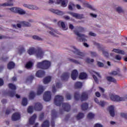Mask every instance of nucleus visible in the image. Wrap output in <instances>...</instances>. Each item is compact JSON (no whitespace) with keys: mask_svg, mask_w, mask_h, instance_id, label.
I'll return each instance as SVG.
<instances>
[{"mask_svg":"<svg viewBox=\"0 0 127 127\" xmlns=\"http://www.w3.org/2000/svg\"><path fill=\"white\" fill-rule=\"evenodd\" d=\"M77 28L78 31L77 30L74 31L75 35H77V39L80 40V41H87V36L84 34L80 33V32H83V31H85V29L83 27H79Z\"/></svg>","mask_w":127,"mask_h":127,"instance_id":"1","label":"nucleus"},{"mask_svg":"<svg viewBox=\"0 0 127 127\" xmlns=\"http://www.w3.org/2000/svg\"><path fill=\"white\" fill-rule=\"evenodd\" d=\"M51 64L48 61H44L37 64V67L41 69H48L50 67Z\"/></svg>","mask_w":127,"mask_h":127,"instance_id":"2","label":"nucleus"},{"mask_svg":"<svg viewBox=\"0 0 127 127\" xmlns=\"http://www.w3.org/2000/svg\"><path fill=\"white\" fill-rule=\"evenodd\" d=\"M73 48L74 50L73 52L75 54V58L76 59H83V58L85 57V54L82 53L80 50L78 49L75 47H73Z\"/></svg>","mask_w":127,"mask_h":127,"instance_id":"3","label":"nucleus"},{"mask_svg":"<svg viewBox=\"0 0 127 127\" xmlns=\"http://www.w3.org/2000/svg\"><path fill=\"white\" fill-rule=\"evenodd\" d=\"M22 26L26 27H29L31 26V24L27 21H22L20 23H18L16 25H12L13 28H15L16 29H18V28H21V26Z\"/></svg>","mask_w":127,"mask_h":127,"instance_id":"4","label":"nucleus"},{"mask_svg":"<svg viewBox=\"0 0 127 127\" xmlns=\"http://www.w3.org/2000/svg\"><path fill=\"white\" fill-rule=\"evenodd\" d=\"M109 96L111 100L114 102H124L126 100L125 97H120L116 94H110Z\"/></svg>","mask_w":127,"mask_h":127,"instance_id":"5","label":"nucleus"},{"mask_svg":"<svg viewBox=\"0 0 127 127\" xmlns=\"http://www.w3.org/2000/svg\"><path fill=\"white\" fill-rule=\"evenodd\" d=\"M64 101V97L61 95H56L55 98L54 103L56 106H60Z\"/></svg>","mask_w":127,"mask_h":127,"instance_id":"6","label":"nucleus"},{"mask_svg":"<svg viewBox=\"0 0 127 127\" xmlns=\"http://www.w3.org/2000/svg\"><path fill=\"white\" fill-rule=\"evenodd\" d=\"M35 56L36 58L41 59L44 56V51L41 48H38L36 50Z\"/></svg>","mask_w":127,"mask_h":127,"instance_id":"7","label":"nucleus"},{"mask_svg":"<svg viewBox=\"0 0 127 127\" xmlns=\"http://www.w3.org/2000/svg\"><path fill=\"white\" fill-rule=\"evenodd\" d=\"M47 30L48 31V33L52 35V36H55L57 37V35L56 34H58V32L55 29H53L51 27H49L47 28Z\"/></svg>","mask_w":127,"mask_h":127,"instance_id":"8","label":"nucleus"},{"mask_svg":"<svg viewBox=\"0 0 127 127\" xmlns=\"http://www.w3.org/2000/svg\"><path fill=\"white\" fill-rule=\"evenodd\" d=\"M43 99L46 102H49L51 100V92L50 91H46L45 92Z\"/></svg>","mask_w":127,"mask_h":127,"instance_id":"9","label":"nucleus"},{"mask_svg":"<svg viewBox=\"0 0 127 127\" xmlns=\"http://www.w3.org/2000/svg\"><path fill=\"white\" fill-rule=\"evenodd\" d=\"M67 13H69V14H70L71 16L73 17H74L75 18H76V19H82L83 18V15L78 14L77 13H74V12H68Z\"/></svg>","mask_w":127,"mask_h":127,"instance_id":"10","label":"nucleus"},{"mask_svg":"<svg viewBox=\"0 0 127 127\" xmlns=\"http://www.w3.org/2000/svg\"><path fill=\"white\" fill-rule=\"evenodd\" d=\"M50 11L53 12V13H55L56 14H57V15H64V14H65V13L64 12L60 11L59 10L54 9L53 8L50 9Z\"/></svg>","mask_w":127,"mask_h":127,"instance_id":"11","label":"nucleus"},{"mask_svg":"<svg viewBox=\"0 0 127 127\" xmlns=\"http://www.w3.org/2000/svg\"><path fill=\"white\" fill-rule=\"evenodd\" d=\"M58 24L59 26H60V27H62L63 30H67L68 29V27L65 25V23L62 21H59L58 22Z\"/></svg>","mask_w":127,"mask_h":127,"instance_id":"12","label":"nucleus"},{"mask_svg":"<svg viewBox=\"0 0 127 127\" xmlns=\"http://www.w3.org/2000/svg\"><path fill=\"white\" fill-rule=\"evenodd\" d=\"M63 109L65 112H69L71 110V106L68 103L63 104Z\"/></svg>","mask_w":127,"mask_h":127,"instance_id":"13","label":"nucleus"},{"mask_svg":"<svg viewBox=\"0 0 127 127\" xmlns=\"http://www.w3.org/2000/svg\"><path fill=\"white\" fill-rule=\"evenodd\" d=\"M20 119V114L19 113H16L12 116V121H18Z\"/></svg>","mask_w":127,"mask_h":127,"instance_id":"14","label":"nucleus"},{"mask_svg":"<svg viewBox=\"0 0 127 127\" xmlns=\"http://www.w3.org/2000/svg\"><path fill=\"white\" fill-rule=\"evenodd\" d=\"M71 78L72 80H75L78 77V71L76 69L72 70L71 72Z\"/></svg>","mask_w":127,"mask_h":127,"instance_id":"15","label":"nucleus"},{"mask_svg":"<svg viewBox=\"0 0 127 127\" xmlns=\"http://www.w3.org/2000/svg\"><path fill=\"white\" fill-rule=\"evenodd\" d=\"M42 109V105H41L40 103H37L35 104V106L34 107V110H35V111H41Z\"/></svg>","mask_w":127,"mask_h":127,"instance_id":"16","label":"nucleus"},{"mask_svg":"<svg viewBox=\"0 0 127 127\" xmlns=\"http://www.w3.org/2000/svg\"><path fill=\"white\" fill-rule=\"evenodd\" d=\"M88 93L86 92H82L80 96L81 101H87L88 100Z\"/></svg>","mask_w":127,"mask_h":127,"instance_id":"17","label":"nucleus"},{"mask_svg":"<svg viewBox=\"0 0 127 127\" xmlns=\"http://www.w3.org/2000/svg\"><path fill=\"white\" fill-rule=\"evenodd\" d=\"M36 49L34 48H30L27 50V53L29 55H33L36 53Z\"/></svg>","mask_w":127,"mask_h":127,"instance_id":"18","label":"nucleus"},{"mask_svg":"<svg viewBox=\"0 0 127 127\" xmlns=\"http://www.w3.org/2000/svg\"><path fill=\"white\" fill-rule=\"evenodd\" d=\"M109 113L111 117H115V107L114 106H111L109 108Z\"/></svg>","mask_w":127,"mask_h":127,"instance_id":"19","label":"nucleus"},{"mask_svg":"<svg viewBox=\"0 0 127 127\" xmlns=\"http://www.w3.org/2000/svg\"><path fill=\"white\" fill-rule=\"evenodd\" d=\"M115 10L118 13H124L125 12V10L121 6L115 7Z\"/></svg>","mask_w":127,"mask_h":127,"instance_id":"20","label":"nucleus"},{"mask_svg":"<svg viewBox=\"0 0 127 127\" xmlns=\"http://www.w3.org/2000/svg\"><path fill=\"white\" fill-rule=\"evenodd\" d=\"M44 90H45V88H44L42 85L39 86L37 93V95H41V94H42L44 91Z\"/></svg>","mask_w":127,"mask_h":127,"instance_id":"21","label":"nucleus"},{"mask_svg":"<svg viewBox=\"0 0 127 127\" xmlns=\"http://www.w3.org/2000/svg\"><path fill=\"white\" fill-rule=\"evenodd\" d=\"M17 13H18L20 15H24V14H26V11L24 10V9L20 7H18Z\"/></svg>","mask_w":127,"mask_h":127,"instance_id":"22","label":"nucleus"},{"mask_svg":"<svg viewBox=\"0 0 127 127\" xmlns=\"http://www.w3.org/2000/svg\"><path fill=\"white\" fill-rule=\"evenodd\" d=\"M69 76H70V74H69L68 73H67V72L64 73L61 76V78L62 80H68V79H69Z\"/></svg>","mask_w":127,"mask_h":127,"instance_id":"23","label":"nucleus"},{"mask_svg":"<svg viewBox=\"0 0 127 127\" xmlns=\"http://www.w3.org/2000/svg\"><path fill=\"white\" fill-rule=\"evenodd\" d=\"M44 74H45L44 71L39 70L37 72L36 76L37 77H38L39 78H42V77H43V76H44Z\"/></svg>","mask_w":127,"mask_h":127,"instance_id":"24","label":"nucleus"},{"mask_svg":"<svg viewBox=\"0 0 127 127\" xmlns=\"http://www.w3.org/2000/svg\"><path fill=\"white\" fill-rule=\"evenodd\" d=\"M92 77L94 80V81H95V82H96V83H98V82H99V81L98 80V78H97L96 77V76H95L94 74H96V75H97V76H98L99 77V78H101V75H100V74L98 72H96L95 71H93L92 73Z\"/></svg>","mask_w":127,"mask_h":127,"instance_id":"25","label":"nucleus"},{"mask_svg":"<svg viewBox=\"0 0 127 127\" xmlns=\"http://www.w3.org/2000/svg\"><path fill=\"white\" fill-rule=\"evenodd\" d=\"M3 6H13V0H8L7 3L3 4Z\"/></svg>","mask_w":127,"mask_h":127,"instance_id":"26","label":"nucleus"},{"mask_svg":"<svg viewBox=\"0 0 127 127\" xmlns=\"http://www.w3.org/2000/svg\"><path fill=\"white\" fill-rule=\"evenodd\" d=\"M36 115L34 114L32 117L29 119V123L30 125H33L36 120Z\"/></svg>","mask_w":127,"mask_h":127,"instance_id":"27","label":"nucleus"},{"mask_svg":"<svg viewBox=\"0 0 127 127\" xmlns=\"http://www.w3.org/2000/svg\"><path fill=\"white\" fill-rule=\"evenodd\" d=\"M15 66V64L13 62H10L7 64V69L11 70V69H13L14 68Z\"/></svg>","mask_w":127,"mask_h":127,"instance_id":"28","label":"nucleus"},{"mask_svg":"<svg viewBox=\"0 0 127 127\" xmlns=\"http://www.w3.org/2000/svg\"><path fill=\"white\" fill-rule=\"evenodd\" d=\"M52 77L50 76H47L44 79V84H48L51 81Z\"/></svg>","mask_w":127,"mask_h":127,"instance_id":"29","label":"nucleus"},{"mask_svg":"<svg viewBox=\"0 0 127 127\" xmlns=\"http://www.w3.org/2000/svg\"><path fill=\"white\" fill-rule=\"evenodd\" d=\"M28 8L29 9H31L32 10H37L39 9V7H38L36 5H34L33 4H30L29 5V8Z\"/></svg>","mask_w":127,"mask_h":127,"instance_id":"30","label":"nucleus"},{"mask_svg":"<svg viewBox=\"0 0 127 127\" xmlns=\"http://www.w3.org/2000/svg\"><path fill=\"white\" fill-rule=\"evenodd\" d=\"M33 65V63L32 62H28L25 65V68H26V69H30Z\"/></svg>","mask_w":127,"mask_h":127,"instance_id":"31","label":"nucleus"},{"mask_svg":"<svg viewBox=\"0 0 127 127\" xmlns=\"http://www.w3.org/2000/svg\"><path fill=\"white\" fill-rule=\"evenodd\" d=\"M113 51L116 53H119V54H122L123 55H125V52L120 49H114Z\"/></svg>","mask_w":127,"mask_h":127,"instance_id":"32","label":"nucleus"},{"mask_svg":"<svg viewBox=\"0 0 127 127\" xmlns=\"http://www.w3.org/2000/svg\"><path fill=\"white\" fill-rule=\"evenodd\" d=\"M107 80H108L109 82H112L113 83H116L117 82L116 79L112 76H107Z\"/></svg>","mask_w":127,"mask_h":127,"instance_id":"33","label":"nucleus"},{"mask_svg":"<svg viewBox=\"0 0 127 127\" xmlns=\"http://www.w3.org/2000/svg\"><path fill=\"white\" fill-rule=\"evenodd\" d=\"M87 78V74L84 72H81L79 75V79H81L83 80L84 79H86Z\"/></svg>","mask_w":127,"mask_h":127,"instance_id":"34","label":"nucleus"},{"mask_svg":"<svg viewBox=\"0 0 127 127\" xmlns=\"http://www.w3.org/2000/svg\"><path fill=\"white\" fill-rule=\"evenodd\" d=\"M18 9V7H12L9 8V10L12 11V12H14L15 13H17V10Z\"/></svg>","mask_w":127,"mask_h":127,"instance_id":"35","label":"nucleus"},{"mask_svg":"<svg viewBox=\"0 0 127 127\" xmlns=\"http://www.w3.org/2000/svg\"><path fill=\"white\" fill-rule=\"evenodd\" d=\"M84 114L82 113H79L76 116V120H81V119H83L84 118Z\"/></svg>","mask_w":127,"mask_h":127,"instance_id":"36","label":"nucleus"},{"mask_svg":"<svg viewBox=\"0 0 127 127\" xmlns=\"http://www.w3.org/2000/svg\"><path fill=\"white\" fill-rule=\"evenodd\" d=\"M74 87L76 89H80V88H82V82H77L75 83Z\"/></svg>","mask_w":127,"mask_h":127,"instance_id":"37","label":"nucleus"},{"mask_svg":"<svg viewBox=\"0 0 127 127\" xmlns=\"http://www.w3.org/2000/svg\"><path fill=\"white\" fill-rule=\"evenodd\" d=\"M88 103H84L81 105V109L82 111H86L88 110Z\"/></svg>","mask_w":127,"mask_h":127,"instance_id":"38","label":"nucleus"},{"mask_svg":"<svg viewBox=\"0 0 127 127\" xmlns=\"http://www.w3.org/2000/svg\"><path fill=\"white\" fill-rule=\"evenodd\" d=\"M9 96L10 97H14V96H15L17 99H19L20 98V96L18 95V94H16L15 91H13V92H11L9 93Z\"/></svg>","mask_w":127,"mask_h":127,"instance_id":"39","label":"nucleus"},{"mask_svg":"<svg viewBox=\"0 0 127 127\" xmlns=\"http://www.w3.org/2000/svg\"><path fill=\"white\" fill-rule=\"evenodd\" d=\"M80 98H81V97L80 96V93L79 92H75L74 94L75 100L78 101V100H80Z\"/></svg>","mask_w":127,"mask_h":127,"instance_id":"40","label":"nucleus"},{"mask_svg":"<svg viewBox=\"0 0 127 127\" xmlns=\"http://www.w3.org/2000/svg\"><path fill=\"white\" fill-rule=\"evenodd\" d=\"M89 54L90 56H91V57H97V56H98V54H97V52H94V51H89Z\"/></svg>","mask_w":127,"mask_h":127,"instance_id":"41","label":"nucleus"},{"mask_svg":"<svg viewBox=\"0 0 127 127\" xmlns=\"http://www.w3.org/2000/svg\"><path fill=\"white\" fill-rule=\"evenodd\" d=\"M42 127H49V122L47 120L44 121L42 125Z\"/></svg>","mask_w":127,"mask_h":127,"instance_id":"42","label":"nucleus"},{"mask_svg":"<svg viewBox=\"0 0 127 127\" xmlns=\"http://www.w3.org/2000/svg\"><path fill=\"white\" fill-rule=\"evenodd\" d=\"M98 106H99L100 107H101V108H104V107H105V106H106V102H105V101H100L99 103L98 104Z\"/></svg>","mask_w":127,"mask_h":127,"instance_id":"43","label":"nucleus"},{"mask_svg":"<svg viewBox=\"0 0 127 127\" xmlns=\"http://www.w3.org/2000/svg\"><path fill=\"white\" fill-rule=\"evenodd\" d=\"M88 119H89V120H92V119H94L95 118V115L93 113H89L87 115Z\"/></svg>","mask_w":127,"mask_h":127,"instance_id":"44","label":"nucleus"},{"mask_svg":"<svg viewBox=\"0 0 127 127\" xmlns=\"http://www.w3.org/2000/svg\"><path fill=\"white\" fill-rule=\"evenodd\" d=\"M34 78V77L33 75H30L27 77L26 82H29L30 83H31Z\"/></svg>","mask_w":127,"mask_h":127,"instance_id":"45","label":"nucleus"},{"mask_svg":"<svg viewBox=\"0 0 127 127\" xmlns=\"http://www.w3.org/2000/svg\"><path fill=\"white\" fill-rule=\"evenodd\" d=\"M33 39H35V40H39V41H42L43 39L40 37L37 36V35H34L32 36Z\"/></svg>","mask_w":127,"mask_h":127,"instance_id":"46","label":"nucleus"},{"mask_svg":"<svg viewBox=\"0 0 127 127\" xmlns=\"http://www.w3.org/2000/svg\"><path fill=\"white\" fill-rule=\"evenodd\" d=\"M8 87L11 90H16V86H15V85H14L12 83L9 84Z\"/></svg>","mask_w":127,"mask_h":127,"instance_id":"47","label":"nucleus"},{"mask_svg":"<svg viewBox=\"0 0 127 127\" xmlns=\"http://www.w3.org/2000/svg\"><path fill=\"white\" fill-rule=\"evenodd\" d=\"M67 3H68V0H62V5L63 6H67Z\"/></svg>","mask_w":127,"mask_h":127,"instance_id":"48","label":"nucleus"},{"mask_svg":"<svg viewBox=\"0 0 127 127\" xmlns=\"http://www.w3.org/2000/svg\"><path fill=\"white\" fill-rule=\"evenodd\" d=\"M27 111L29 114H32L33 113V107L32 106L29 107Z\"/></svg>","mask_w":127,"mask_h":127,"instance_id":"49","label":"nucleus"},{"mask_svg":"<svg viewBox=\"0 0 127 127\" xmlns=\"http://www.w3.org/2000/svg\"><path fill=\"white\" fill-rule=\"evenodd\" d=\"M30 99H31V100H32V99H34V97H35V93H34V92H31L30 93L29 96Z\"/></svg>","mask_w":127,"mask_h":127,"instance_id":"50","label":"nucleus"},{"mask_svg":"<svg viewBox=\"0 0 127 127\" xmlns=\"http://www.w3.org/2000/svg\"><path fill=\"white\" fill-rule=\"evenodd\" d=\"M22 106H26L27 105V99L23 98L22 101Z\"/></svg>","mask_w":127,"mask_h":127,"instance_id":"51","label":"nucleus"},{"mask_svg":"<svg viewBox=\"0 0 127 127\" xmlns=\"http://www.w3.org/2000/svg\"><path fill=\"white\" fill-rule=\"evenodd\" d=\"M70 62H71L72 63H74L75 64H80V62H78V61H76V60L74 59H69Z\"/></svg>","mask_w":127,"mask_h":127,"instance_id":"52","label":"nucleus"},{"mask_svg":"<svg viewBox=\"0 0 127 127\" xmlns=\"http://www.w3.org/2000/svg\"><path fill=\"white\" fill-rule=\"evenodd\" d=\"M102 53L105 57H106V58H109V53H108V52L106 51H103Z\"/></svg>","mask_w":127,"mask_h":127,"instance_id":"53","label":"nucleus"},{"mask_svg":"<svg viewBox=\"0 0 127 127\" xmlns=\"http://www.w3.org/2000/svg\"><path fill=\"white\" fill-rule=\"evenodd\" d=\"M115 59L116 60H118L119 61H120V60H122V57H121L119 55H117L115 56Z\"/></svg>","mask_w":127,"mask_h":127,"instance_id":"54","label":"nucleus"},{"mask_svg":"<svg viewBox=\"0 0 127 127\" xmlns=\"http://www.w3.org/2000/svg\"><path fill=\"white\" fill-rule=\"evenodd\" d=\"M74 6H75V5L73 3H70L69 5H68V8L70 10H73V7H74Z\"/></svg>","mask_w":127,"mask_h":127,"instance_id":"55","label":"nucleus"},{"mask_svg":"<svg viewBox=\"0 0 127 127\" xmlns=\"http://www.w3.org/2000/svg\"><path fill=\"white\" fill-rule=\"evenodd\" d=\"M94 61V59H91L89 58H87L85 60V62L86 63H91V62H93Z\"/></svg>","mask_w":127,"mask_h":127,"instance_id":"56","label":"nucleus"},{"mask_svg":"<svg viewBox=\"0 0 127 127\" xmlns=\"http://www.w3.org/2000/svg\"><path fill=\"white\" fill-rule=\"evenodd\" d=\"M97 66L100 67H104V64L101 62H97Z\"/></svg>","mask_w":127,"mask_h":127,"instance_id":"57","label":"nucleus"},{"mask_svg":"<svg viewBox=\"0 0 127 127\" xmlns=\"http://www.w3.org/2000/svg\"><path fill=\"white\" fill-rule=\"evenodd\" d=\"M56 117V113H55V111H53L52 112V120H54V118Z\"/></svg>","mask_w":127,"mask_h":127,"instance_id":"58","label":"nucleus"},{"mask_svg":"<svg viewBox=\"0 0 127 127\" xmlns=\"http://www.w3.org/2000/svg\"><path fill=\"white\" fill-rule=\"evenodd\" d=\"M25 50H24V48L22 47L21 49L19 50V54H21L22 53H23Z\"/></svg>","mask_w":127,"mask_h":127,"instance_id":"59","label":"nucleus"},{"mask_svg":"<svg viewBox=\"0 0 127 127\" xmlns=\"http://www.w3.org/2000/svg\"><path fill=\"white\" fill-rule=\"evenodd\" d=\"M94 127H104V126L100 123H97L94 125Z\"/></svg>","mask_w":127,"mask_h":127,"instance_id":"60","label":"nucleus"},{"mask_svg":"<svg viewBox=\"0 0 127 127\" xmlns=\"http://www.w3.org/2000/svg\"><path fill=\"white\" fill-rule=\"evenodd\" d=\"M66 98L67 100H71V99H72V96L71 95H70V94H67L66 95Z\"/></svg>","mask_w":127,"mask_h":127,"instance_id":"61","label":"nucleus"},{"mask_svg":"<svg viewBox=\"0 0 127 127\" xmlns=\"http://www.w3.org/2000/svg\"><path fill=\"white\" fill-rule=\"evenodd\" d=\"M94 45L95 46H97V48H101V45H100V44L98 43H94Z\"/></svg>","mask_w":127,"mask_h":127,"instance_id":"62","label":"nucleus"},{"mask_svg":"<svg viewBox=\"0 0 127 127\" xmlns=\"http://www.w3.org/2000/svg\"><path fill=\"white\" fill-rule=\"evenodd\" d=\"M74 26L72 24H70L69 25V29H71V30H73V29H74Z\"/></svg>","mask_w":127,"mask_h":127,"instance_id":"63","label":"nucleus"},{"mask_svg":"<svg viewBox=\"0 0 127 127\" xmlns=\"http://www.w3.org/2000/svg\"><path fill=\"white\" fill-rule=\"evenodd\" d=\"M121 116L123 117V118H125L126 119H127V114L125 113H122Z\"/></svg>","mask_w":127,"mask_h":127,"instance_id":"64","label":"nucleus"}]
</instances>
